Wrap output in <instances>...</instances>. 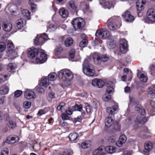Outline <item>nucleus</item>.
I'll return each mask as SVG.
<instances>
[{
    "mask_svg": "<svg viewBox=\"0 0 155 155\" xmlns=\"http://www.w3.org/2000/svg\"><path fill=\"white\" fill-rule=\"evenodd\" d=\"M22 14L23 16L25 18L29 19L30 18V12L27 9H24L22 10Z\"/></svg>",
    "mask_w": 155,
    "mask_h": 155,
    "instance_id": "72a5a7b5",
    "label": "nucleus"
},
{
    "mask_svg": "<svg viewBox=\"0 0 155 155\" xmlns=\"http://www.w3.org/2000/svg\"><path fill=\"white\" fill-rule=\"evenodd\" d=\"M122 16L126 21L128 22H131L134 19V16L131 15L130 12L127 11L122 15Z\"/></svg>",
    "mask_w": 155,
    "mask_h": 155,
    "instance_id": "ddd939ff",
    "label": "nucleus"
},
{
    "mask_svg": "<svg viewBox=\"0 0 155 155\" xmlns=\"http://www.w3.org/2000/svg\"><path fill=\"white\" fill-rule=\"evenodd\" d=\"M24 96L27 99H30L31 98L35 99L36 96L35 92L29 89H27L25 92Z\"/></svg>",
    "mask_w": 155,
    "mask_h": 155,
    "instance_id": "9b49d317",
    "label": "nucleus"
},
{
    "mask_svg": "<svg viewBox=\"0 0 155 155\" xmlns=\"http://www.w3.org/2000/svg\"><path fill=\"white\" fill-rule=\"evenodd\" d=\"M17 52L15 50L7 52V55L9 59L13 60L15 59L17 56Z\"/></svg>",
    "mask_w": 155,
    "mask_h": 155,
    "instance_id": "f3484780",
    "label": "nucleus"
},
{
    "mask_svg": "<svg viewBox=\"0 0 155 155\" xmlns=\"http://www.w3.org/2000/svg\"><path fill=\"white\" fill-rule=\"evenodd\" d=\"M58 77L62 79L66 83L70 81L73 78V75L71 72L69 70H65L59 71Z\"/></svg>",
    "mask_w": 155,
    "mask_h": 155,
    "instance_id": "f03ea898",
    "label": "nucleus"
},
{
    "mask_svg": "<svg viewBox=\"0 0 155 155\" xmlns=\"http://www.w3.org/2000/svg\"><path fill=\"white\" fill-rule=\"evenodd\" d=\"M137 119L138 123L140 124H143L147 121V119L146 117L141 116L137 117Z\"/></svg>",
    "mask_w": 155,
    "mask_h": 155,
    "instance_id": "4c0bfd02",
    "label": "nucleus"
},
{
    "mask_svg": "<svg viewBox=\"0 0 155 155\" xmlns=\"http://www.w3.org/2000/svg\"><path fill=\"white\" fill-rule=\"evenodd\" d=\"M49 81L47 78H42L40 83V84L45 87H46L49 84Z\"/></svg>",
    "mask_w": 155,
    "mask_h": 155,
    "instance_id": "7c9ffc66",
    "label": "nucleus"
},
{
    "mask_svg": "<svg viewBox=\"0 0 155 155\" xmlns=\"http://www.w3.org/2000/svg\"><path fill=\"white\" fill-rule=\"evenodd\" d=\"M91 145V142L89 140H86L82 142L81 147L83 149H85L90 147Z\"/></svg>",
    "mask_w": 155,
    "mask_h": 155,
    "instance_id": "a878e982",
    "label": "nucleus"
},
{
    "mask_svg": "<svg viewBox=\"0 0 155 155\" xmlns=\"http://www.w3.org/2000/svg\"><path fill=\"white\" fill-rule=\"evenodd\" d=\"M12 25L10 22H4L3 23L2 28L6 31H10L12 29Z\"/></svg>",
    "mask_w": 155,
    "mask_h": 155,
    "instance_id": "6ab92c4d",
    "label": "nucleus"
},
{
    "mask_svg": "<svg viewBox=\"0 0 155 155\" xmlns=\"http://www.w3.org/2000/svg\"><path fill=\"white\" fill-rule=\"evenodd\" d=\"M105 150L109 153H112L116 151V148L113 146L106 147L105 148Z\"/></svg>",
    "mask_w": 155,
    "mask_h": 155,
    "instance_id": "2f4dec72",
    "label": "nucleus"
},
{
    "mask_svg": "<svg viewBox=\"0 0 155 155\" xmlns=\"http://www.w3.org/2000/svg\"><path fill=\"white\" fill-rule=\"evenodd\" d=\"M114 116L112 114L109 115V117H107L105 120V125L107 127H110L114 122Z\"/></svg>",
    "mask_w": 155,
    "mask_h": 155,
    "instance_id": "4468645a",
    "label": "nucleus"
},
{
    "mask_svg": "<svg viewBox=\"0 0 155 155\" xmlns=\"http://www.w3.org/2000/svg\"><path fill=\"white\" fill-rule=\"evenodd\" d=\"M18 137L16 136H8L6 140V142L10 144L14 143L19 140Z\"/></svg>",
    "mask_w": 155,
    "mask_h": 155,
    "instance_id": "dca6fc26",
    "label": "nucleus"
},
{
    "mask_svg": "<svg viewBox=\"0 0 155 155\" xmlns=\"http://www.w3.org/2000/svg\"><path fill=\"white\" fill-rule=\"evenodd\" d=\"M93 58L94 63L97 65L101 64V62L107 61L109 58V55L104 54L101 55L99 53L95 52L93 54Z\"/></svg>",
    "mask_w": 155,
    "mask_h": 155,
    "instance_id": "7ed1b4c3",
    "label": "nucleus"
},
{
    "mask_svg": "<svg viewBox=\"0 0 155 155\" xmlns=\"http://www.w3.org/2000/svg\"><path fill=\"white\" fill-rule=\"evenodd\" d=\"M28 3L31 6L32 11L33 12L35 11L36 7V5L34 4L33 1L30 0L28 2Z\"/></svg>",
    "mask_w": 155,
    "mask_h": 155,
    "instance_id": "c03bdc74",
    "label": "nucleus"
},
{
    "mask_svg": "<svg viewBox=\"0 0 155 155\" xmlns=\"http://www.w3.org/2000/svg\"><path fill=\"white\" fill-rule=\"evenodd\" d=\"M41 39L39 35H38L34 40V44L36 45H41L43 44V42L41 41Z\"/></svg>",
    "mask_w": 155,
    "mask_h": 155,
    "instance_id": "c9c22d12",
    "label": "nucleus"
},
{
    "mask_svg": "<svg viewBox=\"0 0 155 155\" xmlns=\"http://www.w3.org/2000/svg\"><path fill=\"white\" fill-rule=\"evenodd\" d=\"M31 102L28 101H25L23 103V106L24 107L27 109L30 108L31 106Z\"/></svg>",
    "mask_w": 155,
    "mask_h": 155,
    "instance_id": "09e8293b",
    "label": "nucleus"
},
{
    "mask_svg": "<svg viewBox=\"0 0 155 155\" xmlns=\"http://www.w3.org/2000/svg\"><path fill=\"white\" fill-rule=\"evenodd\" d=\"M75 53V50L74 49H71L69 52V58L71 59H73L74 58V54Z\"/></svg>",
    "mask_w": 155,
    "mask_h": 155,
    "instance_id": "8fccbe9b",
    "label": "nucleus"
},
{
    "mask_svg": "<svg viewBox=\"0 0 155 155\" xmlns=\"http://www.w3.org/2000/svg\"><path fill=\"white\" fill-rule=\"evenodd\" d=\"M114 129L115 130H120V126L118 124H115L114 127Z\"/></svg>",
    "mask_w": 155,
    "mask_h": 155,
    "instance_id": "0e129e2a",
    "label": "nucleus"
},
{
    "mask_svg": "<svg viewBox=\"0 0 155 155\" xmlns=\"http://www.w3.org/2000/svg\"><path fill=\"white\" fill-rule=\"evenodd\" d=\"M62 119L64 120H69L70 117L67 115L65 114H63L61 115Z\"/></svg>",
    "mask_w": 155,
    "mask_h": 155,
    "instance_id": "052dcab7",
    "label": "nucleus"
},
{
    "mask_svg": "<svg viewBox=\"0 0 155 155\" xmlns=\"http://www.w3.org/2000/svg\"><path fill=\"white\" fill-rule=\"evenodd\" d=\"M74 111V110H73V108L72 107L71 108H69L68 110H67L66 111V112L68 114L71 115L72 114V112Z\"/></svg>",
    "mask_w": 155,
    "mask_h": 155,
    "instance_id": "680f3d73",
    "label": "nucleus"
},
{
    "mask_svg": "<svg viewBox=\"0 0 155 155\" xmlns=\"http://www.w3.org/2000/svg\"><path fill=\"white\" fill-rule=\"evenodd\" d=\"M150 74L153 76L155 75V65H151L150 67Z\"/></svg>",
    "mask_w": 155,
    "mask_h": 155,
    "instance_id": "49530a36",
    "label": "nucleus"
},
{
    "mask_svg": "<svg viewBox=\"0 0 155 155\" xmlns=\"http://www.w3.org/2000/svg\"><path fill=\"white\" fill-rule=\"evenodd\" d=\"M22 91L21 90H17L14 92V95L16 97H18L21 94Z\"/></svg>",
    "mask_w": 155,
    "mask_h": 155,
    "instance_id": "4d7b16f0",
    "label": "nucleus"
},
{
    "mask_svg": "<svg viewBox=\"0 0 155 155\" xmlns=\"http://www.w3.org/2000/svg\"><path fill=\"white\" fill-rule=\"evenodd\" d=\"M88 44V41L87 39H83L82 41L80 42L79 46L81 47H84L86 46Z\"/></svg>",
    "mask_w": 155,
    "mask_h": 155,
    "instance_id": "a18cd8bd",
    "label": "nucleus"
},
{
    "mask_svg": "<svg viewBox=\"0 0 155 155\" xmlns=\"http://www.w3.org/2000/svg\"><path fill=\"white\" fill-rule=\"evenodd\" d=\"M127 42L126 39H122L120 41V51L124 53L127 51Z\"/></svg>",
    "mask_w": 155,
    "mask_h": 155,
    "instance_id": "9d476101",
    "label": "nucleus"
},
{
    "mask_svg": "<svg viewBox=\"0 0 155 155\" xmlns=\"http://www.w3.org/2000/svg\"><path fill=\"white\" fill-rule=\"evenodd\" d=\"M9 88L5 85H3L0 87V93L2 94H5L8 93Z\"/></svg>",
    "mask_w": 155,
    "mask_h": 155,
    "instance_id": "c85d7f7f",
    "label": "nucleus"
},
{
    "mask_svg": "<svg viewBox=\"0 0 155 155\" xmlns=\"http://www.w3.org/2000/svg\"><path fill=\"white\" fill-rule=\"evenodd\" d=\"M73 110H78L81 111L82 109V105L80 104L78 105L77 104L72 107Z\"/></svg>",
    "mask_w": 155,
    "mask_h": 155,
    "instance_id": "37998d69",
    "label": "nucleus"
},
{
    "mask_svg": "<svg viewBox=\"0 0 155 155\" xmlns=\"http://www.w3.org/2000/svg\"><path fill=\"white\" fill-rule=\"evenodd\" d=\"M65 105V104L64 102L61 103L57 107V109L58 110L60 111L62 107Z\"/></svg>",
    "mask_w": 155,
    "mask_h": 155,
    "instance_id": "5fc2aeb1",
    "label": "nucleus"
},
{
    "mask_svg": "<svg viewBox=\"0 0 155 155\" xmlns=\"http://www.w3.org/2000/svg\"><path fill=\"white\" fill-rule=\"evenodd\" d=\"M39 36L42 40L43 39L44 40H47L48 39V36L46 33H43V34H40L39 35Z\"/></svg>",
    "mask_w": 155,
    "mask_h": 155,
    "instance_id": "864d4df0",
    "label": "nucleus"
},
{
    "mask_svg": "<svg viewBox=\"0 0 155 155\" xmlns=\"http://www.w3.org/2000/svg\"><path fill=\"white\" fill-rule=\"evenodd\" d=\"M72 24L75 29H82L85 25V21L84 19L80 18H77L72 21Z\"/></svg>",
    "mask_w": 155,
    "mask_h": 155,
    "instance_id": "20e7f679",
    "label": "nucleus"
},
{
    "mask_svg": "<svg viewBox=\"0 0 155 155\" xmlns=\"http://www.w3.org/2000/svg\"><path fill=\"white\" fill-rule=\"evenodd\" d=\"M59 13L63 18H66L68 15V11L64 8H63L60 10Z\"/></svg>",
    "mask_w": 155,
    "mask_h": 155,
    "instance_id": "473e14b6",
    "label": "nucleus"
},
{
    "mask_svg": "<svg viewBox=\"0 0 155 155\" xmlns=\"http://www.w3.org/2000/svg\"><path fill=\"white\" fill-rule=\"evenodd\" d=\"M115 18H117L118 20L120 19V17L119 16H114L109 19L107 21L108 27V28L112 30H114L117 29L118 27L116 25H114L112 22V21L113 19H114Z\"/></svg>",
    "mask_w": 155,
    "mask_h": 155,
    "instance_id": "1a4fd4ad",
    "label": "nucleus"
},
{
    "mask_svg": "<svg viewBox=\"0 0 155 155\" xmlns=\"http://www.w3.org/2000/svg\"><path fill=\"white\" fill-rule=\"evenodd\" d=\"M100 3L105 8H110L112 6V5L108 2H106L105 0H100Z\"/></svg>",
    "mask_w": 155,
    "mask_h": 155,
    "instance_id": "393cba45",
    "label": "nucleus"
},
{
    "mask_svg": "<svg viewBox=\"0 0 155 155\" xmlns=\"http://www.w3.org/2000/svg\"><path fill=\"white\" fill-rule=\"evenodd\" d=\"M146 3V0H138L136 2V7L137 10L142 11L144 9V5Z\"/></svg>",
    "mask_w": 155,
    "mask_h": 155,
    "instance_id": "2eb2a0df",
    "label": "nucleus"
},
{
    "mask_svg": "<svg viewBox=\"0 0 155 155\" xmlns=\"http://www.w3.org/2000/svg\"><path fill=\"white\" fill-rule=\"evenodd\" d=\"M46 113V111L43 110H40L38 113V115L39 116H41Z\"/></svg>",
    "mask_w": 155,
    "mask_h": 155,
    "instance_id": "774afa93",
    "label": "nucleus"
},
{
    "mask_svg": "<svg viewBox=\"0 0 155 155\" xmlns=\"http://www.w3.org/2000/svg\"><path fill=\"white\" fill-rule=\"evenodd\" d=\"M36 91L38 93H43L45 92V90L42 87H39L37 88Z\"/></svg>",
    "mask_w": 155,
    "mask_h": 155,
    "instance_id": "bf43d9fd",
    "label": "nucleus"
},
{
    "mask_svg": "<svg viewBox=\"0 0 155 155\" xmlns=\"http://www.w3.org/2000/svg\"><path fill=\"white\" fill-rule=\"evenodd\" d=\"M135 109L136 110L139 111L141 115H144L145 113V110L142 108V107L140 104H137L136 105Z\"/></svg>",
    "mask_w": 155,
    "mask_h": 155,
    "instance_id": "bb28decb",
    "label": "nucleus"
},
{
    "mask_svg": "<svg viewBox=\"0 0 155 155\" xmlns=\"http://www.w3.org/2000/svg\"><path fill=\"white\" fill-rule=\"evenodd\" d=\"M41 49L35 48L34 47H31L29 48L28 50V56L30 58L33 59L36 58L39 53V51Z\"/></svg>",
    "mask_w": 155,
    "mask_h": 155,
    "instance_id": "0eeeda50",
    "label": "nucleus"
},
{
    "mask_svg": "<svg viewBox=\"0 0 155 155\" xmlns=\"http://www.w3.org/2000/svg\"><path fill=\"white\" fill-rule=\"evenodd\" d=\"M68 3L70 6L72 8L73 10H75L77 8V7L76 6L73 0H71Z\"/></svg>",
    "mask_w": 155,
    "mask_h": 155,
    "instance_id": "de8ad7c7",
    "label": "nucleus"
},
{
    "mask_svg": "<svg viewBox=\"0 0 155 155\" xmlns=\"http://www.w3.org/2000/svg\"><path fill=\"white\" fill-rule=\"evenodd\" d=\"M86 106V109L87 112V113H90L91 111V107L90 106L89 104L86 103L85 104Z\"/></svg>",
    "mask_w": 155,
    "mask_h": 155,
    "instance_id": "6e6d98bb",
    "label": "nucleus"
},
{
    "mask_svg": "<svg viewBox=\"0 0 155 155\" xmlns=\"http://www.w3.org/2000/svg\"><path fill=\"white\" fill-rule=\"evenodd\" d=\"M6 48V45L3 42L0 41V53L3 52Z\"/></svg>",
    "mask_w": 155,
    "mask_h": 155,
    "instance_id": "79ce46f5",
    "label": "nucleus"
},
{
    "mask_svg": "<svg viewBox=\"0 0 155 155\" xmlns=\"http://www.w3.org/2000/svg\"><path fill=\"white\" fill-rule=\"evenodd\" d=\"M78 137V133H72L69 134L68 137L70 140L73 141L76 140Z\"/></svg>",
    "mask_w": 155,
    "mask_h": 155,
    "instance_id": "c756f323",
    "label": "nucleus"
},
{
    "mask_svg": "<svg viewBox=\"0 0 155 155\" xmlns=\"http://www.w3.org/2000/svg\"><path fill=\"white\" fill-rule=\"evenodd\" d=\"M8 151L7 148L4 149L1 152V155H8Z\"/></svg>",
    "mask_w": 155,
    "mask_h": 155,
    "instance_id": "13d9d810",
    "label": "nucleus"
},
{
    "mask_svg": "<svg viewBox=\"0 0 155 155\" xmlns=\"http://www.w3.org/2000/svg\"><path fill=\"white\" fill-rule=\"evenodd\" d=\"M104 147L102 146L95 149L93 152V155H104Z\"/></svg>",
    "mask_w": 155,
    "mask_h": 155,
    "instance_id": "aec40b11",
    "label": "nucleus"
},
{
    "mask_svg": "<svg viewBox=\"0 0 155 155\" xmlns=\"http://www.w3.org/2000/svg\"><path fill=\"white\" fill-rule=\"evenodd\" d=\"M137 76L141 81L145 82L147 80V78L146 74L143 73L142 72H139L137 74Z\"/></svg>",
    "mask_w": 155,
    "mask_h": 155,
    "instance_id": "5701e85b",
    "label": "nucleus"
},
{
    "mask_svg": "<svg viewBox=\"0 0 155 155\" xmlns=\"http://www.w3.org/2000/svg\"><path fill=\"white\" fill-rule=\"evenodd\" d=\"M25 20L21 18L17 21L16 26L19 29H21L25 25Z\"/></svg>",
    "mask_w": 155,
    "mask_h": 155,
    "instance_id": "4be33fe9",
    "label": "nucleus"
},
{
    "mask_svg": "<svg viewBox=\"0 0 155 155\" xmlns=\"http://www.w3.org/2000/svg\"><path fill=\"white\" fill-rule=\"evenodd\" d=\"M149 94L152 96V97H155V85H152L149 89Z\"/></svg>",
    "mask_w": 155,
    "mask_h": 155,
    "instance_id": "f704fd0d",
    "label": "nucleus"
},
{
    "mask_svg": "<svg viewBox=\"0 0 155 155\" xmlns=\"http://www.w3.org/2000/svg\"><path fill=\"white\" fill-rule=\"evenodd\" d=\"M126 140V137L124 135H122L120 137L118 141L116 143V144L117 146L120 147L125 142Z\"/></svg>",
    "mask_w": 155,
    "mask_h": 155,
    "instance_id": "a211bd4d",
    "label": "nucleus"
},
{
    "mask_svg": "<svg viewBox=\"0 0 155 155\" xmlns=\"http://www.w3.org/2000/svg\"><path fill=\"white\" fill-rule=\"evenodd\" d=\"M145 148L144 150V152L145 153H147L152 150L153 148L152 143L150 142L146 143L144 146Z\"/></svg>",
    "mask_w": 155,
    "mask_h": 155,
    "instance_id": "b1692460",
    "label": "nucleus"
},
{
    "mask_svg": "<svg viewBox=\"0 0 155 155\" xmlns=\"http://www.w3.org/2000/svg\"><path fill=\"white\" fill-rule=\"evenodd\" d=\"M116 140L115 137L114 136H111L109 138V141L110 142L114 143L115 142Z\"/></svg>",
    "mask_w": 155,
    "mask_h": 155,
    "instance_id": "69168bd1",
    "label": "nucleus"
},
{
    "mask_svg": "<svg viewBox=\"0 0 155 155\" xmlns=\"http://www.w3.org/2000/svg\"><path fill=\"white\" fill-rule=\"evenodd\" d=\"M8 125L11 128H13L16 126V124L14 121L10 120L8 122Z\"/></svg>",
    "mask_w": 155,
    "mask_h": 155,
    "instance_id": "3c124183",
    "label": "nucleus"
},
{
    "mask_svg": "<svg viewBox=\"0 0 155 155\" xmlns=\"http://www.w3.org/2000/svg\"><path fill=\"white\" fill-rule=\"evenodd\" d=\"M48 77L51 81H54L56 79L57 74L54 73H52L49 74Z\"/></svg>",
    "mask_w": 155,
    "mask_h": 155,
    "instance_id": "a19ab883",
    "label": "nucleus"
},
{
    "mask_svg": "<svg viewBox=\"0 0 155 155\" xmlns=\"http://www.w3.org/2000/svg\"><path fill=\"white\" fill-rule=\"evenodd\" d=\"M104 82L101 79H98L97 78H95L92 82V85L99 88H101L104 85Z\"/></svg>",
    "mask_w": 155,
    "mask_h": 155,
    "instance_id": "f8f14e48",
    "label": "nucleus"
},
{
    "mask_svg": "<svg viewBox=\"0 0 155 155\" xmlns=\"http://www.w3.org/2000/svg\"><path fill=\"white\" fill-rule=\"evenodd\" d=\"M7 51L13 50H15L13 45V43L12 42L9 41L7 44Z\"/></svg>",
    "mask_w": 155,
    "mask_h": 155,
    "instance_id": "58836bf2",
    "label": "nucleus"
},
{
    "mask_svg": "<svg viewBox=\"0 0 155 155\" xmlns=\"http://www.w3.org/2000/svg\"><path fill=\"white\" fill-rule=\"evenodd\" d=\"M106 85L107 87L106 91L107 93L108 94H110L114 92V89L111 85L108 83Z\"/></svg>",
    "mask_w": 155,
    "mask_h": 155,
    "instance_id": "ea45409f",
    "label": "nucleus"
},
{
    "mask_svg": "<svg viewBox=\"0 0 155 155\" xmlns=\"http://www.w3.org/2000/svg\"><path fill=\"white\" fill-rule=\"evenodd\" d=\"M118 109V106L117 105L113 106L111 108L110 107H107V111L110 114H112L114 115L115 114V112Z\"/></svg>",
    "mask_w": 155,
    "mask_h": 155,
    "instance_id": "412c9836",
    "label": "nucleus"
},
{
    "mask_svg": "<svg viewBox=\"0 0 155 155\" xmlns=\"http://www.w3.org/2000/svg\"><path fill=\"white\" fill-rule=\"evenodd\" d=\"M73 40L71 38H68L64 41V44L66 46H71L73 44Z\"/></svg>",
    "mask_w": 155,
    "mask_h": 155,
    "instance_id": "e433bc0d",
    "label": "nucleus"
},
{
    "mask_svg": "<svg viewBox=\"0 0 155 155\" xmlns=\"http://www.w3.org/2000/svg\"><path fill=\"white\" fill-rule=\"evenodd\" d=\"M72 154L73 152H69L68 150H66L62 153H59V155H71Z\"/></svg>",
    "mask_w": 155,
    "mask_h": 155,
    "instance_id": "603ef678",
    "label": "nucleus"
},
{
    "mask_svg": "<svg viewBox=\"0 0 155 155\" xmlns=\"http://www.w3.org/2000/svg\"><path fill=\"white\" fill-rule=\"evenodd\" d=\"M47 59V55L45 53L44 51L41 49L38 56L35 58V61L37 64L43 63L46 61Z\"/></svg>",
    "mask_w": 155,
    "mask_h": 155,
    "instance_id": "39448f33",
    "label": "nucleus"
},
{
    "mask_svg": "<svg viewBox=\"0 0 155 155\" xmlns=\"http://www.w3.org/2000/svg\"><path fill=\"white\" fill-rule=\"evenodd\" d=\"M16 66L14 63H10L7 66V69L9 72H13L16 69Z\"/></svg>",
    "mask_w": 155,
    "mask_h": 155,
    "instance_id": "cd10ccee",
    "label": "nucleus"
},
{
    "mask_svg": "<svg viewBox=\"0 0 155 155\" xmlns=\"http://www.w3.org/2000/svg\"><path fill=\"white\" fill-rule=\"evenodd\" d=\"M147 22L149 23L155 22V9L153 8L149 9L147 13Z\"/></svg>",
    "mask_w": 155,
    "mask_h": 155,
    "instance_id": "423d86ee",
    "label": "nucleus"
},
{
    "mask_svg": "<svg viewBox=\"0 0 155 155\" xmlns=\"http://www.w3.org/2000/svg\"><path fill=\"white\" fill-rule=\"evenodd\" d=\"M95 35L99 38L104 39L109 37L110 33L108 31L101 29L97 30L96 33Z\"/></svg>",
    "mask_w": 155,
    "mask_h": 155,
    "instance_id": "6e6552de",
    "label": "nucleus"
},
{
    "mask_svg": "<svg viewBox=\"0 0 155 155\" xmlns=\"http://www.w3.org/2000/svg\"><path fill=\"white\" fill-rule=\"evenodd\" d=\"M81 117L78 116L77 118H74L73 121L74 123H76L77 122H81Z\"/></svg>",
    "mask_w": 155,
    "mask_h": 155,
    "instance_id": "e2e57ef3",
    "label": "nucleus"
},
{
    "mask_svg": "<svg viewBox=\"0 0 155 155\" xmlns=\"http://www.w3.org/2000/svg\"><path fill=\"white\" fill-rule=\"evenodd\" d=\"M144 131L141 132L140 133V135L144 136L145 135V134L143 133H147L148 132V130H147V127H144Z\"/></svg>",
    "mask_w": 155,
    "mask_h": 155,
    "instance_id": "338daca9",
    "label": "nucleus"
},
{
    "mask_svg": "<svg viewBox=\"0 0 155 155\" xmlns=\"http://www.w3.org/2000/svg\"><path fill=\"white\" fill-rule=\"evenodd\" d=\"M90 60L89 58L85 59L83 64V71L86 75L92 76L94 74L95 71L93 66L90 63Z\"/></svg>",
    "mask_w": 155,
    "mask_h": 155,
    "instance_id": "f257e3e1",
    "label": "nucleus"
}]
</instances>
